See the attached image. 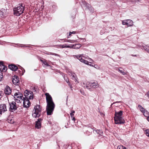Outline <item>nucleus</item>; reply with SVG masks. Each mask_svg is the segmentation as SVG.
Returning <instances> with one entry per match:
<instances>
[{
	"label": "nucleus",
	"instance_id": "1",
	"mask_svg": "<svg viewBox=\"0 0 149 149\" xmlns=\"http://www.w3.org/2000/svg\"><path fill=\"white\" fill-rule=\"evenodd\" d=\"M46 97L47 105L46 107V111L47 115L48 116L51 115L53 114L55 104L54 102L52 97L48 93L45 94Z\"/></svg>",
	"mask_w": 149,
	"mask_h": 149
},
{
	"label": "nucleus",
	"instance_id": "2",
	"mask_svg": "<svg viewBox=\"0 0 149 149\" xmlns=\"http://www.w3.org/2000/svg\"><path fill=\"white\" fill-rule=\"evenodd\" d=\"M123 111H120L118 112L115 111L114 119L116 124H121L125 123L124 119L122 117Z\"/></svg>",
	"mask_w": 149,
	"mask_h": 149
},
{
	"label": "nucleus",
	"instance_id": "3",
	"mask_svg": "<svg viewBox=\"0 0 149 149\" xmlns=\"http://www.w3.org/2000/svg\"><path fill=\"white\" fill-rule=\"evenodd\" d=\"M19 6L13 8L14 14L16 16H19L23 13L25 8V5L21 3L19 4Z\"/></svg>",
	"mask_w": 149,
	"mask_h": 149
},
{
	"label": "nucleus",
	"instance_id": "4",
	"mask_svg": "<svg viewBox=\"0 0 149 149\" xmlns=\"http://www.w3.org/2000/svg\"><path fill=\"white\" fill-rule=\"evenodd\" d=\"M34 111L33 112L32 116L33 118H39L41 116L42 108L40 105L37 104L34 107Z\"/></svg>",
	"mask_w": 149,
	"mask_h": 149
},
{
	"label": "nucleus",
	"instance_id": "5",
	"mask_svg": "<svg viewBox=\"0 0 149 149\" xmlns=\"http://www.w3.org/2000/svg\"><path fill=\"white\" fill-rule=\"evenodd\" d=\"M83 86L84 88H86L88 89H90L91 88H96L98 87V85L97 83L95 82H87L85 84V83H83Z\"/></svg>",
	"mask_w": 149,
	"mask_h": 149
},
{
	"label": "nucleus",
	"instance_id": "6",
	"mask_svg": "<svg viewBox=\"0 0 149 149\" xmlns=\"http://www.w3.org/2000/svg\"><path fill=\"white\" fill-rule=\"evenodd\" d=\"M10 105L9 110L10 112H13L17 110L18 108L19 105L16 103L15 102L12 101L9 102Z\"/></svg>",
	"mask_w": 149,
	"mask_h": 149
},
{
	"label": "nucleus",
	"instance_id": "7",
	"mask_svg": "<svg viewBox=\"0 0 149 149\" xmlns=\"http://www.w3.org/2000/svg\"><path fill=\"white\" fill-rule=\"evenodd\" d=\"M33 92L31 91H29L27 90H26L24 93V95L25 96L24 98L31 100L33 98Z\"/></svg>",
	"mask_w": 149,
	"mask_h": 149
},
{
	"label": "nucleus",
	"instance_id": "8",
	"mask_svg": "<svg viewBox=\"0 0 149 149\" xmlns=\"http://www.w3.org/2000/svg\"><path fill=\"white\" fill-rule=\"evenodd\" d=\"M122 24L123 25H127L128 26H131L133 25V22L130 19H127L123 21Z\"/></svg>",
	"mask_w": 149,
	"mask_h": 149
},
{
	"label": "nucleus",
	"instance_id": "9",
	"mask_svg": "<svg viewBox=\"0 0 149 149\" xmlns=\"http://www.w3.org/2000/svg\"><path fill=\"white\" fill-rule=\"evenodd\" d=\"M29 100L26 98H23V105L24 107L28 108L30 107L31 103Z\"/></svg>",
	"mask_w": 149,
	"mask_h": 149
},
{
	"label": "nucleus",
	"instance_id": "10",
	"mask_svg": "<svg viewBox=\"0 0 149 149\" xmlns=\"http://www.w3.org/2000/svg\"><path fill=\"white\" fill-rule=\"evenodd\" d=\"M12 82L13 83L16 85H18L19 84V80L17 76L14 75L13 77Z\"/></svg>",
	"mask_w": 149,
	"mask_h": 149
},
{
	"label": "nucleus",
	"instance_id": "11",
	"mask_svg": "<svg viewBox=\"0 0 149 149\" xmlns=\"http://www.w3.org/2000/svg\"><path fill=\"white\" fill-rule=\"evenodd\" d=\"M7 110V107L6 104H3L0 105V114H2V113H4Z\"/></svg>",
	"mask_w": 149,
	"mask_h": 149
},
{
	"label": "nucleus",
	"instance_id": "12",
	"mask_svg": "<svg viewBox=\"0 0 149 149\" xmlns=\"http://www.w3.org/2000/svg\"><path fill=\"white\" fill-rule=\"evenodd\" d=\"M7 69L6 66L5 65L2 61H0V71L2 72H6Z\"/></svg>",
	"mask_w": 149,
	"mask_h": 149
},
{
	"label": "nucleus",
	"instance_id": "13",
	"mask_svg": "<svg viewBox=\"0 0 149 149\" xmlns=\"http://www.w3.org/2000/svg\"><path fill=\"white\" fill-rule=\"evenodd\" d=\"M7 15V9L2 8L0 10V17L4 18Z\"/></svg>",
	"mask_w": 149,
	"mask_h": 149
},
{
	"label": "nucleus",
	"instance_id": "14",
	"mask_svg": "<svg viewBox=\"0 0 149 149\" xmlns=\"http://www.w3.org/2000/svg\"><path fill=\"white\" fill-rule=\"evenodd\" d=\"M42 120V119L39 118L38 120L36 121L35 127L37 129H39L41 127V122Z\"/></svg>",
	"mask_w": 149,
	"mask_h": 149
},
{
	"label": "nucleus",
	"instance_id": "15",
	"mask_svg": "<svg viewBox=\"0 0 149 149\" xmlns=\"http://www.w3.org/2000/svg\"><path fill=\"white\" fill-rule=\"evenodd\" d=\"M8 68L13 71H16L18 69V67L14 64H12L8 65Z\"/></svg>",
	"mask_w": 149,
	"mask_h": 149
},
{
	"label": "nucleus",
	"instance_id": "16",
	"mask_svg": "<svg viewBox=\"0 0 149 149\" xmlns=\"http://www.w3.org/2000/svg\"><path fill=\"white\" fill-rule=\"evenodd\" d=\"M14 95L17 98H19V99H21V101H22L23 99L22 98L23 97V95L21 93H15L14 94Z\"/></svg>",
	"mask_w": 149,
	"mask_h": 149
},
{
	"label": "nucleus",
	"instance_id": "17",
	"mask_svg": "<svg viewBox=\"0 0 149 149\" xmlns=\"http://www.w3.org/2000/svg\"><path fill=\"white\" fill-rule=\"evenodd\" d=\"M4 92L6 95H10L11 92V90L8 86H7L4 90Z\"/></svg>",
	"mask_w": 149,
	"mask_h": 149
},
{
	"label": "nucleus",
	"instance_id": "18",
	"mask_svg": "<svg viewBox=\"0 0 149 149\" xmlns=\"http://www.w3.org/2000/svg\"><path fill=\"white\" fill-rule=\"evenodd\" d=\"M15 101L17 104H18L19 105V107L20 106V105H21V102H22L21 101V99H18L15 98Z\"/></svg>",
	"mask_w": 149,
	"mask_h": 149
},
{
	"label": "nucleus",
	"instance_id": "19",
	"mask_svg": "<svg viewBox=\"0 0 149 149\" xmlns=\"http://www.w3.org/2000/svg\"><path fill=\"white\" fill-rule=\"evenodd\" d=\"M93 131L95 132L96 133H97V134H99V135H101L103 133V132L101 130H93Z\"/></svg>",
	"mask_w": 149,
	"mask_h": 149
},
{
	"label": "nucleus",
	"instance_id": "20",
	"mask_svg": "<svg viewBox=\"0 0 149 149\" xmlns=\"http://www.w3.org/2000/svg\"><path fill=\"white\" fill-rule=\"evenodd\" d=\"M138 107L139 108L140 110V111L142 112L143 113L145 111L146 109H145L144 108L142 107V106L140 104H139L138 105Z\"/></svg>",
	"mask_w": 149,
	"mask_h": 149
},
{
	"label": "nucleus",
	"instance_id": "21",
	"mask_svg": "<svg viewBox=\"0 0 149 149\" xmlns=\"http://www.w3.org/2000/svg\"><path fill=\"white\" fill-rule=\"evenodd\" d=\"M81 46L80 44H74V49H77L80 48Z\"/></svg>",
	"mask_w": 149,
	"mask_h": 149
},
{
	"label": "nucleus",
	"instance_id": "22",
	"mask_svg": "<svg viewBox=\"0 0 149 149\" xmlns=\"http://www.w3.org/2000/svg\"><path fill=\"white\" fill-rule=\"evenodd\" d=\"M143 49L149 53V46H146L143 47Z\"/></svg>",
	"mask_w": 149,
	"mask_h": 149
},
{
	"label": "nucleus",
	"instance_id": "23",
	"mask_svg": "<svg viewBox=\"0 0 149 149\" xmlns=\"http://www.w3.org/2000/svg\"><path fill=\"white\" fill-rule=\"evenodd\" d=\"M24 72H25V70L24 69ZM17 72L18 74H19L20 75H23L24 74V72H23V71L22 70V69H21V70H17Z\"/></svg>",
	"mask_w": 149,
	"mask_h": 149
},
{
	"label": "nucleus",
	"instance_id": "24",
	"mask_svg": "<svg viewBox=\"0 0 149 149\" xmlns=\"http://www.w3.org/2000/svg\"><path fill=\"white\" fill-rule=\"evenodd\" d=\"M143 113L144 115L146 117H148L149 116V113L146 110Z\"/></svg>",
	"mask_w": 149,
	"mask_h": 149
},
{
	"label": "nucleus",
	"instance_id": "25",
	"mask_svg": "<svg viewBox=\"0 0 149 149\" xmlns=\"http://www.w3.org/2000/svg\"><path fill=\"white\" fill-rule=\"evenodd\" d=\"M117 149H127L126 148L122 145L119 146H118Z\"/></svg>",
	"mask_w": 149,
	"mask_h": 149
},
{
	"label": "nucleus",
	"instance_id": "26",
	"mask_svg": "<svg viewBox=\"0 0 149 149\" xmlns=\"http://www.w3.org/2000/svg\"><path fill=\"white\" fill-rule=\"evenodd\" d=\"M90 129H89L85 132L86 134H87L88 135H90L91 133V131L90 130Z\"/></svg>",
	"mask_w": 149,
	"mask_h": 149
},
{
	"label": "nucleus",
	"instance_id": "27",
	"mask_svg": "<svg viewBox=\"0 0 149 149\" xmlns=\"http://www.w3.org/2000/svg\"><path fill=\"white\" fill-rule=\"evenodd\" d=\"M75 113V111L74 110H72L70 113V115L71 118L74 117V113Z\"/></svg>",
	"mask_w": 149,
	"mask_h": 149
},
{
	"label": "nucleus",
	"instance_id": "28",
	"mask_svg": "<svg viewBox=\"0 0 149 149\" xmlns=\"http://www.w3.org/2000/svg\"><path fill=\"white\" fill-rule=\"evenodd\" d=\"M68 48H70L74 49V44L72 45H68L67 47Z\"/></svg>",
	"mask_w": 149,
	"mask_h": 149
},
{
	"label": "nucleus",
	"instance_id": "29",
	"mask_svg": "<svg viewBox=\"0 0 149 149\" xmlns=\"http://www.w3.org/2000/svg\"><path fill=\"white\" fill-rule=\"evenodd\" d=\"M146 134L147 136L149 137V130L147 129L146 130Z\"/></svg>",
	"mask_w": 149,
	"mask_h": 149
},
{
	"label": "nucleus",
	"instance_id": "30",
	"mask_svg": "<svg viewBox=\"0 0 149 149\" xmlns=\"http://www.w3.org/2000/svg\"><path fill=\"white\" fill-rule=\"evenodd\" d=\"M84 63H85L86 64H89V63H91V62H89V61H87L86 60H84Z\"/></svg>",
	"mask_w": 149,
	"mask_h": 149
},
{
	"label": "nucleus",
	"instance_id": "31",
	"mask_svg": "<svg viewBox=\"0 0 149 149\" xmlns=\"http://www.w3.org/2000/svg\"><path fill=\"white\" fill-rule=\"evenodd\" d=\"M118 71L120 73H122V74L123 75H125L126 74L125 72L122 70H120L119 69L118 70Z\"/></svg>",
	"mask_w": 149,
	"mask_h": 149
},
{
	"label": "nucleus",
	"instance_id": "32",
	"mask_svg": "<svg viewBox=\"0 0 149 149\" xmlns=\"http://www.w3.org/2000/svg\"><path fill=\"white\" fill-rule=\"evenodd\" d=\"M64 40L65 42H75L74 40V41L72 40V42H71V41H69V40H68L65 39H63L61 40Z\"/></svg>",
	"mask_w": 149,
	"mask_h": 149
},
{
	"label": "nucleus",
	"instance_id": "33",
	"mask_svg": "<svg viewBox=\"0 0 149 149\" xmlns=\"http://www.w3.org/2000/svg\"><path fill=\"white\" fill-rule=\"evenodd\" d=\"M67 46H68V45H62L61 48H68L67 47Z\"/></svg>",
	"mask_w": 149,
	"mask_h": 149
},
{
	"label": "nucleus",
	"instance_id": "34",
	"mask_svg": "<svg viewBox=\"0 0 149 149\" xmlns=\"http://www.w3.org/2000/svg\"><path fill=\"white\" fill-rule=\"evenodd\" d=\"M49 54H50V55H55L56 56L57 55V54L54 53H52V52H50V53Z\"/></svg>",
	"mask_w": 149,
	"mask_h": 149
},
{
	"label": "nucleus",
	"instance_id": "35",
	"mask_svg": "<svg viewBox=\"0 0 149 149\" xmlns=\"http://www.w3.org/2000/svg\"><path fill=\"white\" fill-rule=\"evenodd\" d=\"M131 2L133 3H134L136 1H139V0H132Z\"/></svg>",
	"mask_w": 149,
	"mask_h": 149
},
{
	"label": "nucleus",
	"instance_id": "36",
	"mask_svg": "<svg viewBox=\"0 0 149 149\" xmlns=\"http://www.w3.org/2000/svg\"><path fill=\"white\" fill-rule=\"evenodd\" d=\"M76 56V57L79 60V59H80V58H81V55L80 56Z\"/></svg>",
	"mask_w": 149,
	"mask_h": 149
},
{
	"label": "nucleus",
	"instance_id": "37",
	"mask_svg": "<svg viewBox=\"0 0 149 149\" xmlns=\"http://www.w3.org/2000/svg\"><path fill=\"white\" fill-rule=\"evenodd\" d=\"M43 64H44V65H47V66H49V64H48V63H47L46 61H45L44 62V63H43Z\"/></svg>",
	"mask_w": 149,
	"mask_h": 149
},
{
	"label": "nucleus",
	"instance_id": "38",
	"mask_svg": "<svg viewBox=\"0 0 149 149\" xmlns=\"http://www.w3.org/2000/svg\"><path fill=\"white\" fill-rule=\"evenodd\" d=\"M81 62H82V63H83L84 62V59L82 58H80V59H79V60Z\"/></svg>",
	"mask_w": 149,
	"mask_h": 149
},
{
	"label": "nucleus",
	"instance_id": "39",
	"mask_svg": "<svg viewBox=\"0 0 149 149\" xmlns=\"http://www.w3.org/2000/svg\"><path fill=\"white\" fill-rule=\"evenodd\" d=\"M64 79L65 80V81L67 82H68V81H69V80H68V78H64Z\"/></svg>",
	"mask_w": 149,
	"mask_h": 149
},
{
	"label": "nucleus",
	"instance_id": "40",
	"mask_svg": "<svg viewBox=\"0 0 149 149\" xmlns=\"http://www.w3.org/2000/svg\"><path fill=\"white\" fill-rule=\"evenodd\" d=\"M67 83L68 84V85L69 86H70L71 84H70L69 81H68V82Z\"/></svg>",
	"mask_w": 149,
	"mask_h": 149
},
{
	"label": "nucleus",
	"instance_id": "41",
	"mask_svg": "<svg viewBox=\"0 0 149 149\" xmlns=\"http://www.w3.org/2000/svg\"><path fill=\"white\" fill-rule=\"evenodd\" d=\"M72 77L73 78H74L75 79V74H72Z\"/></svg>",
	"mask_w": 149,
	"mask_h": 149
},
{
	"label": "nucleus",
	"instance_id": "42",
	"mask_svg": "<svg viewBox=\"0 0 149 149\" xmlns=\"http://www.w3.org/2000/svg\"><path fill=\"white\" fill-rule=\"evenodd\" d=\"M16 45H19V47H23V46H22V45H21L20 44H16Z\"/></svg>",
	"mask_w": 149,
	"mask_h": 149
},
{
	"label": "nucleus",
	"instance_id": "43",
	"mask_svg": "<svg viewBox=\"0 0 149 149\" xmlns=\"http://www.w3.org/2000/svg\"><path fill=\"white\" fill-rule=\"evenodd\" d=\"M72 120H73L74 121H75L76 120V119L75 118V117H72Z\"/></svg>",
	"mask_w": 149,
	"mask_h": 149
},
{
	"label": "nucleus",
	"instance_id": "44",
	"mask_svg": "<svg viewBox=\"0 0 149 149\" xmlns=\"http://www.w3.org/2000/svg\"><path fill=\"white\" fill-rule=\"evenodd\" d=\"M146 95H147V96L148 97V98H149V91H148V92L147 93V94Z\"/></svg>",
	"mask_w": 149,
	"mask_h": 149
},
{
	"label": "nucleus",
	"instance_id": "45",
	"mask_svg": "<svg viewBox=\"0 0 149 149\" xmlns=\"http://www.w3.org/2000/svg\"><path fill=\"white\" fill-rule=\"evenodd\" d=\"M91 63H89V64H88L87 65H90V66H91L93 67V65L92 64H91Z\"/></svg>",
	"mask_w": 149,
	"mask_h": 149
},
{
	"label": "nucleus",
	"instance_id": "46",
	"mask_svg": "<svg viewBox=\"0 0 149 149\" xmlns=\"http://www.w3.org/2000/svg\"><path fill=\"white\" fill-rule=\"evenodd\" d=\"M89 10L90 9H91V10H92V8L91 7H89L88 6H87Z\"/></svg>",
	"mask_w": 149,
	"mask_h": 149
},
{
	"label": "nucleus",
	"instance_id": "47",
	"mask_svg": "<svg viewBox=\"0 0 149 149\" xmlns=\"http://www.w3.org/2000/svg\"><path fill=\"white\" fill-rule=\"evenodd\" d=\"M72 34V32H70L69 33V36H70Z\"/></svg>",
	"mask_w": 149,
	"mask_h": 149
},
{
	"label": "nucleus",
	"instance_id": "48",
	"mask_svg": "<svg viewBox=\"0 0 149 149\" xmlns=\"http://www.w3.org/2000/svg\"><path fill=\"white\" fill-rule=\"evenodd\" d=\"M11 120H9L8 119V123H11Z\"/></svg>",
	"mask_w": 149,
	"mask_h": 149
},
{
	"label": "nucleus",
	"instance_id": "49",
	"mask_svg": "<svg viewBox=\"0 0 149 149\" xmlns=\"http://www.w3.org/2000/svg\"><path fill=\"white\" fill-rule=\"evenodd\" d=\"M76 31H72V34H75L76 33Z\"/></svg>",
	"mask_w": 149,
	"mask_h": 149
},
{
	"label": "nucleus",
	"instance_id": "50",
	"mask_svg": "<svg viewBox=\"0 0 149 149\" xmlns=\"http://www.w3.org/2000/svg\"><path fill=\"white\" fill-rule=\"evenodd\" d=\"M69 86L70 87V88L71 89V90H72V85L71 84V85H70V86Z\"/></svg>",
	"mask_w": 149,
	"mask_h": 149
},
{
	"label": "nucleus",
	"instance_id": "51",
	"mask_svg": "<svg viewBox=\"0 0 149 149\" xmlns=\"http://www.w3.org/2000/svg\"><path fill=\"white\" fill-rule=\"evenodd\" d=\"M120 102V101L116 102H114V103H113V104H114V103H120V102Z\"/></svg>",
	"mask_w": 149,
	"mask_h": 149
},
{
	"label": "nucleus",
	"instance_id": "52",
	"mask_svg": "<svg viewBox=\"0 0 149 149\" xmlns=\"http://www.w3.org/2000/svg\"><path fill=\"white\" fill-rule=\"evenodd\" d=\"M88 126L89 127H91V125L90 124H89V125H88Z\"/></svg>",
	"mask_w": 149,
	"mask_h": 149
},
{
	"label": "nucleus",
	"instance_id": "53",
	"mask_svg": "<svg viewBox=\"0 0 149 149\" xmlns=\"http://www.w3.org/2000/svg\"><path fill=\"white\" fill-rule=\"evenodd\" d=\"M147 120L149 122V116L147 117Z\"/></svg>",
	"mask_w": 149,
	"mask_h": 149
},
{
	"label": "nucleus",
	"instance_id": "54",
	"mask_svg": "<svg viewBox=\"0 0 149 149\" xmlns=\"http://www.w3.org/2000/svg\"><path fill=\"white\" fill-rule=\"evenodd\" d=\"M132 56H137L136 55H132Z\"/></svg>",
	"mask_w": 149,
	"mask_h": 149
},
{
	"label": "nucleus",
	"instance_id": "55",
	"mask_svg": "<svg viewBox=\"0 0 149 149\" xmlns=\"http://www.w3.org/2000/svg\"><path fill=\"white\" fill-rule=\"evenodd\" d=\"M2 93V92L0 91V96H2V95H1Z\"/></svg>",
	"mask_w": 149,
	"mask_h": 149
},
{
	"label": "nucleus",
	"instance_id": "56",
	"mask_svg": "<svg viewBox=\"0 0 149 149\" xmlns=\"http://www.w3.org/2000/svg\"><path fill=\"white\" fill-rule=\"evenodd\" d=\"M40 61L41 62H42V61H43V60H42V59H40Z\"/></svg>",
	"mask_w": 149,
	"mask_h": 149
},
{
	"label": "nucleus",
	"instance_id": "57",
	"mask_svg": "<svg viewBox=\"0 0 149 149\" xmlns=\"http://www.w3.org/2000/svg\"><path fill=\"white\" fill-rule=\"evenodd\" d=\"M148 17L149 18V14L148 15Z\"/></svg>",
	"mask_w": 149,
	"mask_h": 149
},
{
	"label": "nucleus",
	"instance_id": "58",
	"mask_svg": "<svg viewBox=\"0 0 149 149\" xmlns=\"http://www.w3.org/2000/svg\"><path fill=\"white\" fill-rule=\"evenodd\" d=\"M45 61H42V63H44V62H45Z\"/></svg>",
	"mask_w": 149,
	"mask_h": 149
},
{
	"label": "nucleus",
	"instance_id": "59",
	"mask_svg": "<svg viewBox=\"0 0 149 149\" xmlns=\"http://www.w3.org/2000/svg\"><path fill=\"white\" fill-rule=\"evenodd\" d=\"M45 61H42V63H44V62H45Z\"/></svg>",
	"mask_w": 149,
	"mask_h": 149
},
{
	"label": "nucleus",
	"instance_id": "60",
	"mask_svg": "<svg viewBox=\"0 0 149 149\" xmlns=\"http://www.w3.org/2000/svg\"><path fill=\"white\" fill-rule=\"evenodd\" d=\"M93 10H91V11L92 12H93Z\"/></svg>",
	"mask_w": 149,
	"mask_h": 149
},
{
	"label": "nucleus",
	"instance_id": "61",
	"mask_svg": "<svg viewBox=\"0 0 149 149\" xmlns=\"http://www.w3.org/2000/svg\"><path fill=\"white\" fill-rule=\"evenodd\" d=\"M91 130H93V129L92 128H91Z\"/></svg>",
	"mask_w": 149,
	"mask_h": 149
}]
</instances>
